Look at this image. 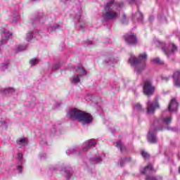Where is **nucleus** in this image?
<instances>
[{"label": "nucleus", "instance_id": "obj_1", "mask_svg": "<svg viewBox=\"0 0 180 180\" xmlns=\"http://www.w3.org/2000/svg\"><path fill=\"white\" fill-rule=\"evenodd\" d=\"M172 122V117L171 115H165L163 113L160 119H155L148 133L147 139L148 143L155 144L157 143V131L158 130H171L172 131H176V128H172L169 124Z\"/></svg>", "mask_w": 180, "mask_h": 180}, {"label": "nucleus", "instance_id": "obj_2", "mask_svg": "<svg viewBox=\"0 0 180 180\" xmlns=\"http://www.w3.org/2000/svg\"><path fill=\"white\" fill-rule=\"evenodd\" d=\"M123 6H124L123 2L110 0L104 7L105 12L102 15L103 22H109V20H115L120 18V9Z\"/></svg>", "mask_w": 180, "mask_h": 180}, {"label": "nucleus", "instance_id": "obj_3", "mask_svg": "<svg viewBox=\"0 0 180 180\" xmlns=\"http://www.w3.org/2000/svg\"><path fill=\"white\" fill-rule=\"evenodd\" d=\"M73 14L72 16L74 18V22L76 23V27L79 29V30H84L86 27V24L85 21L81 18L82 15V8L81 7V4L79 3V5H76L72 8Z\"/></svg>", "mask_w": 180, "mask_h": 180}, {"label": "nucleus", "instance_id": "obj_4", "mask_svg": "<svg viewBox=\"0 0 180 180\" xmlns=\"http://www.w3.org/2000/svg\"><path fill=\"white\" fill-rule=\"evenodd\" d=\"M148 56L146 53L139 54L136 58V71L137 74H141L146 70V61H147Z\"/></svg>", "mask_w": 180, "mask_h": 180}, {"label": "nucleus", "instance_id": "obj_5", "mask_svg": "<svg viewBox=\"0 0 180 180\" xmlns=\"http://www.w3.org/2000/svg\"><path fill=\"white\" fill-rule=\"evenodd\" d=\"M141 174H145L146 175V180H162L161 176H150L151 174L157 172V169H154L153 165H148L143 170L141 171Z\"/></svg>", "mask_w": 180, "mask_h": 180}, {"label": "nucleus", "instance_id": "obj_6", "mask_svg": "<svg viewBox=\"0 0 180 180\" xmlns=\"http://www.w3.org/2000/svg\"><path fill=\"white\" fill-rule=\"evenodd\" d=\"M94 117L90 113L85 112V111H82L77 122L81 123V124L83 126H85V124H90V123H92Z\"/></svg>", "mask_w": 180, "mask_h": 180}, {"label": "nucleus", "instance_id": "obj_7", "mask_svg": "<svg viewBox=\"0 0 180 180\" xmlns=\"http://www.w3.org/2000/svg\"><path fill=\"white\" fill-rule=\"evenodd\" d=\"M160 108V104H158V101L157 99L153 100H148L146 102V109L148 115H153L155 112V109H158Z\"/></svg>", "mask_w": 180, "mask_h": 180}, {"label": "nucleus", "instance_id": "obj_8", "mask_svg": "<svg viewBox=\"0 0 180 180\" xmlns=\"http://www.w3.org/2000/svg\"><path fill=\"white\" fill-rule=\"evenodd\" d=\"M155 88L150 79H146L143 84V94L147 96H151L154 94Z\"/></svg>", "mask_w": 180, "mask_h": 180}, {"label": "nucleus", "instance_id": "obj_9", "mask_svg": "<svg viewBox=\"0 0 180 180\" xmlns=\"http://www.w3.org/2000/svg\"><path fill=\"white\" fill-rule=\"evenodd\" d=\"M82 110H78V108H71L68 111L67 116L70 120H79V116Z\"/></svg>", "mask_w": 180, "mask_h": 180}, {"label": "nucleus", "instance_id": "obj_10", "mask_svg": "<svg viewBox=\"0 0 180 180\" xmlns=\"http://www.w3.org/2000/svg\"><path fill=\"white\" fill-rule=\"evenodd\" d=\"M177 47L175 44H169L168 46L165 45L162 47V51L167 56V57H169L171 54L175 53L177 50Z\"/></svg>", "mask_w": 180, "mask_h": 180}, {"label": "nucleus", "instance_id": "obj_11", "mask_svg": "<svg viewBox=\"0 0 180 180\" xmlns=\"http://www.w3.org/2000/svg\"><path fill=\"white\" fill-rule=\"evenodd\" d=\"M1 44H5L8 40H9L11 36H12V33H11L8 30L3 28L1 30Z\"/></svg>", "mask_w": 180, "mask_h": 180}, {"label": "nucleus", "instance_id": "obj_12", "mask_svg": "<svg viewBox=\"0 0 180 180\" xmlns=\"http://www.w3.org/2000/svg\"><path fill=\"white\" fill-rule=\"evenodd\" d=\"M96 146V139H89L83 143V151H88L91 147H95Z\"/></svg>", "mask_w": 180, "mask_h": 180}, {"label": "nucleus", "instance_id": "obj_13", "mask_svg": "<svg viewBox=\"0 0 180 180\" xmlns=\"http://www.w3.org/2000/svg\"><path fill=\"white\" fill-rule=\"evenodd\" d=\"M124 39L129 46H133L136 43V35L134 34H127L124 35Z\"/></svg>", "mask_w": 180, "mask_h": 180}, {"label": "nucleus", "instance_id": "obj_14", "mask_svg": "<svg viewBox=\"0 0 180 180\" xmlns=\"http://www.w3.org/2000/svg\"><path fill=\"white\" fill-rule=\"evenodd\" d=\"M169 112H176L178 110V102L175 98H172L168 105Z\"/></svg>", "mask_w": 180, "mask_h": 180}, {"label": "nucleus", "instance_id": "obj_15", "mask_svg": "<svg viewBox=\"0 0 180 180\" xmlns=\"http://www.w3.org/2000/svg\"><path fill=\"white\" fill-rule=\"evenodd\" d=\"M172 77L175 86L180 88V70L176 71Z\"/></svg>", "mask_w": 180, "mask_h": 180}, {"label": "nucleus", "instance_id": "obj_16", "mask_svg": "<svg viewBox=\"0 0 180 180\" xmlns=\"http://www.w3.org/2000/svg\"><path fill=\"white\" fill-rule=\"evenodd\" d=\"M67 155H75L77 154V155H79L81 154V152L79 150L78 147H74L69 148L66 150Z\"/></svg>", "mask_w": 180, "mask_h": 180}, {"label": "nucleus", "instance_id": "obj_17", "mask_svg": "<svg viewBox=\"0 0 180 180\" xmlns=\"http://www.w3.org/2000/svg\"><path fill=\"white\" fill-rule=\"evenodd\" d=\"M115 146L117 147V148H118V150H120L121 153H127V148L126 147V146H124L122 141H117Z\"/></svg>", "mask_w": 180, "mask_h": 180}, {"label": "nucleus", "instance_id": "obj_18", "mask_svg": "<svg viewBox=\"0 0 180 180\" xmlns=\"http://www.w3.org/2000/svg\"><path fill=\"white\" fill-rule=\"evenodd\" d=\"M81 75H74L70 79V82L73 85H77V84H79L81 82Z\"/></svg>", "mask_w": 180, "mask_h": 180}, {"label": "nucleus", "instance_id": "obj_19", "mask_svg": "<svg viewBox=\"0 0 180 180\" xmlns=\"http://www.w3.org/2000/svg\"><path fill=\"white\" fill-rule=\"evenodd\" d=\"M44 19H46V16L44 15L42 13H40L37 17H34V21H32V25H34V23H37L38 22H43Z\"/></svg>", "mask_w": 180, "mask_h": 180}, {"label": "nucleus", "instance_id": "obj_20", "mask_svg": "<svg viewBox=\"0 0 180 180\" xmlns=\"http://www.w3.org/2000/svg\"><path fill=\"white\" fill-rule=\"evenodd\" d=\"M76 72H77L79 75H81V77H84V75H86V70L82 66H78L75 68Z\"/></svg>", "mask_w": 180, "mask_h": 180}, {"label": "nucleus", "instance_id": "obj_21", "mask_svg": "<svg viewBox=\"0 0 180 180\" xmlns=\"http://www.w3.org/2000/svg\"><path fill=\"white\" fill-rule=\"evenodd\" d=\"M16 143L20 147H25V146H27V139L26 138H19L17 139Z\"/></svg>", "mask_w": 180, "mask_h": 180}, {"label": "nucleus", "instance_id": "obj_22", "mask_svg": "<svg viewBox=\"0 0 180 180\" xmlns=\"http://www.w3.org/2000/svg\"><path fill=\"white\" fill-rule=\"evenodd\" d=\"M118 61H119V60L115 59L113 57L110 56V57L107 58L105 60H104V63L108 64L109 65H110L111 64H115V63H117Z\"/></svg>", "mask_w": 180, "mask_h": 180}, {"label": "nucleus", "instance_id": "obj_23", "mask_svg": "<svg viewBox=\"0 0 180 180\" xmlns=\"http://www.w3.org/2000/svg\"><path fill=\"white\" fill-rule=\"evenodd\" d=\"M129 64H130L131 67H133L134 71H136V56L134 55L130 56Z\"/></svg>", "mask_w": 180, "mask_h": 180}, {"label": "nucleus", "instance_id": "obj_24", "mask_svg": "<svg viewBox=\"0 0 180 180\" xmlns=\"http://www.w3.org/2000/svg\"><path fill=\"white\" fill-rule=\"evenodd\" d=\"M64 173L65 174L68 180H70L71 176L72 175V169L71 167H65Z\"/></svg>", "mask_w": 180, "mask_h": 180}, {"label": "nucleus", "instance_id": "obj_25", "mask_svg": "<svg viewBox=\"0 0 180 180\" xmlns=\"http://www.w3.org/2000/svg\"><path fill=\"white\" fill-rule=\"evenodd\" d=\"M91 164H99L102 162V158L101 157H94L90 159Z\"/></svg>", "mask_w": 180, "mask_h": 180}, {"label": "nucleus", "instance_id": "obj_26", "mask_svg": "<svg viewBox=\"0 0 180 180\" xmlns=\"http://www.w3.org/2000/svg\"><path fill=\"white\" fill-rule=\"evenodd\" d=\"M58 29H61V25H53L48 28V32L49 33H53V32H56V30H58Z\"/></svg>", "mask_w": 180, "mask_h": 180}, {"label": "nucleus", "instance_id": "obj_27", "mask_svg": "<svg viewBox=\"0 0 180 180\" xmlns=\"http://www.w3.org/2000/svg\"><path fill=\"white\" fill-rule=\"evenodd\" d=\"M131 158H122L120 160V167H124V165L126 162H129V161H131Z\"/></svg>", "mask_w": 180, "mask_h": 180}, {"label": "nucleus", "instance_id": "obj_28", "mask_svg": "<svg viewBox=\"0 0 180 180\" xmlns=\"http://www.w3.org/2000/svg\"><path fill=\"white\" fill-rule=\"evenodd\" d=\"M136 20L138 23H143V13L139 10L136 12Z\"/></svg>", "mask_w": 180, "mask_h": 180}, {"label": "nucleus", "instance_id": "obj_29", "mask_svg": "<svg viewBox=\"0 0 180 180\" xmlns=\"http://www.w3.org/2000/svg\"><path fill=\"white\" fill-rule=\"evenodd\" d=\"M33 37H36V33H34V31L28 32L26 36L27 41H30Z\"/></svg>", "mask_w": 180, "mask_h": 180}, {"label": "nucleus", "instance_id": "obj_30", "mask_svg": "<svg viewBox=\"0 0 180 180\" xmlns=\"http://www.w3.org/2000/svg\"><path fill=\"white\" fill-rule=\"evenodd\" d=\"M10 62L7 60L6 63H3L1 64L0 68L1 71H5V70H8V67H9Z\"/></svg>", "mask_w": 180, "mask_h": 180}, {"label": "nucleus", "instance_id": "obj_31", "mask_svg": "<svg viewBox=\"0 0 180 180\" xmlns=\"http://www.w3.org/2000/svg\"><path fill=\"white\" fill-rule=\"evenodd\" d=\"M15 92V89L12 87H8L7 89H4L3 93L6 95H10L11 94H13Z\"/></svg>", "mask_w": 180, "mask_h": 180}, {"label": "nucleus", "instance_id": "obj_32", "mask_svg": "<svg viewBox=\"0 0 180 180\" xmlns=\"http://www.w3.org/2000/svg\"><path fill=\"white\" fill-rule=\"evenodd\" d=\"M141 155L143 158H145V160H148V158H150V154H148V153H147V151L145 150H141Z\"/></svg>", "mask_w": 180, "mask_h": 180}, {"label": "nucleus", "instance_id": "obj_33", "mask_svg": "<svg viewBox=\"0 0 180 180\" xmlns=\"http://www.w3.org/2000/svg\"><path fill=\"white\" fill-rule=\"evenodd\" d=\"M27 45H19L16 49V53L26 50Z\"/></svg>", "mask_w": 180, "mask_h": 180}, {"label": "nucleus", "instance_id": "obj_34", "mask_svg": "<svg viewBox=\"0 0 180 180\" xmlns=\"http://www.w3.org/2000/svg\"><path fill=\"white\" fill-rule=\"evenodd\" d=\"M136 112H143L144 110V109H143V107L141 106V104H140V103H136Z\"/></svg>", "mask_w": 180, "mask_h": 180}, {"label": "nucleus", "instance_id": "obj_35", "mask_svg": "<svg viewBox=\"0 0 180 180\" xmlns=\"http://www.w3.org/2000/svg\"><path fill=\"white\" fill-rule=\"evenodd\" d=\"M121 22H122V25H127V23H129V20H127V18L126 17V14H124L122 15Z\"/></svg>", "mask_w": 180, "mask_h": 180}, {"label": "nucleus", "instance_id": "obj_36", "mask_svg": "<svg viewBox=\"0 0 180 180\" xmlns=\"http://www.w3.org/2000/svg\"><path fill=\"white\" fill-rule=\"evenodd\" d=\"M30 64L32 66L33 65H37V64H39V59H37V58L31 59L30 61Z\"/></svg>", "mask_w": 180, "mask_h": 180}, {"label": "nucleus", "instance_id": "obj_37", "mask_svg": "<svg viewBox=\"0 0 180 180\" xmlns=\"http://www.w3.org/2000/svg\"><path fill=\"white\" fill-rule=\"evenodd\" d=\"M151 61L153 63V64H160L161 60H160V58H155L151 60Z\"/></svg>", "mask_w": 180, "mask_h": 180}, {"label": "nucleus", "instance_id": "obj_38", "mask_svg": "<svg viewBox=\"0 0 180 180\" xmlns=\"http://www.w3.org/2000/svg\"><path fill=\"white\" fill-rule=\"evenodd\" d=\"M60 67H61V65H60V63L55 64V65L52 67V70H53V71H56V70H59Z\"/></svg>", "mask_w": 180, "mask_h": 180}, {"label": "nucleus", "instance_id": "obj_39", "mask_svg": "<svg viewBox=\"0 0 180 180\" xmlns=\"http://www.w3.org/2000/svg\"><path fill=\"white\" fill-rule=\"evenodd\" d=\"M40 160H46L47 158V155L44 153H41L39 154Z\"/></svg>", "mask_w": 180, "mask_h": 180}, {"label": "nucleus", "instance_id": "obj_40", "mask_svg": "<svg viewBox=\"0 0 180 180\" xmlns=\"http://www.w3.org/2000/svg\"><path fill=\"white\" fill-rule=\"evenodd\" d=\"M22 158H23V155H22V153L18 154V161H20V162H22Z\"/></svg>", "mask_w": 180, "mask_h": 180}, {"label": "nucleus", "instance_id": "obj_41", "mask_svg": "<svg viewBox=\"0 0 180 180\" xmlns=\"http://www.w3.org/2000/svg\"><path fill=\"white\" fill-rule=\"evenodd\" d=\"M17 169H18L19 174H22V171L23 169V167H22L21 165H19V166H17Z\"/></svg>", "mask_w": 180, "mask_h": 180}, {"label": "nucleus", "instance_id": "obj_42", "mask_svg": "<svg viewBox=\"0 0 180 180\" xmlns=\"http://www.w3.org/2000/svg\"><path fill=\"white\" fill-rule=\"evenodd\" d=\"M19 19V14L16 13L15 15H14V19H13V22H16V20H18Z\"/></svg>", "mask_w": 180, "mask_h": 180}, {"label": "nucleus", "instance_id": "obj_43", "mask_svg": "<svg viewBox=\"0 0 180 180\" xmlns=\"http://www.w3.org/2000/svg\"><path fill=\"white\" fill-rule=\"evenodd\" d=\"M6 124V120L0 121V127L1 126H5Z\"/></svg>", "mask_w": 180, "mask_h": 180}, {"label": "nucleus", "instance_id": "obj_44", "mask_svg": "<svg viewBox=\"0 0 180 180\" xmlns=\"http://www.w3.org/2000/svg\"><path fill=\"white\" fill-rule=\"evenodd\" d=\"M56 169H57V167H56L54 166H51L49 167V171H56Z\"/></svg>", "mask_w": 180, "mask_h": 180}, {"label": "nucleus", "instance_id": "obj_45", "mask_svg": "<svg viewBox=\"0 0 180 180\" xmlns=\"http://www.w3.org/2000/svg\"><path fill=\"white\" fill-rule=\"evenodd\" d=\"M70 1H72V0H60V2H62V4H67V2H70Z\"/></svg>", "mask_w": 180, "mask_h": 180}, {"label": "nucleus", "instance_id": "obj_46", "mask_svg": "<svg viewBox=\"0 0 180 180\" xmlns=\"http://www.w3.org/2000/svg\"><path fill=\"white\" fill-rule=\"evenodd\" d=\"M136 2V0H128V3L130 4L131 5L132 4H134Z\"/></svg>", "mask_w": 180, "mask_h": 180}, {"label": "nucleus", "instance_id": "obj_47", "mask_svg": "<svg viewBox=\"0 0 180 180\" xmlns=\"http://www.w3.org/2000/svg\"><path fill=\"white\" fill-rule=\"evenodd\" d=\"M162 79L163 81H168L169 79V77H162Z\"/></svg>", "mask_w": 180, "mask_h": 180}, {"label": "nucleus", "instance_id": "obj_48", "mask_svg": "<svg viewBox=\"0 0 180 180\" xmlns=\"http://www.w3.org/2000/svg\"><path fill=\"white\" fill-rule=\"evenodd\" d=\"M60 105H61V103H60L59 102H57L56 105H55V108H58V107H60Z\"/></svg>", "mask_w": 180, "mask_h": 180}, {"label": "nucleus", "instance_id": "obj_49", "mask_svg": "<svg viewBox=\"0 0 180 180\" xmlns=\"http://www.w3.org/2000/svg\"><path fill=\"white\" fill-rule=\"evenodd\" d=\"M57 127V125H53V133H56V127Z\"/></svg>", "mask_w": 180, "mask_h": 180}, {"label": "nucleus", "instance_id": "obj_50", "mask_svg": "<svg viewBox=\"0 0 180 180\" xmlns=\"http://www.w3.org/2000/svg\"><path fill=\"white\" fill-rule=\"evenodd\" d=\"M154 20V16H153V15H150V17H149V20Z\"/></svg>", "mask_w": 180, "mask_h": 180}, {"label": "nucleus", "instance_id": "obj_51", "mask_svg": "<svg viewBox=\"0 0 180 180\" xmlns=\"http://www.w3.org/2000/svg\"><path fill=\"white\" fill-rule=\"evenodd\" d=\"M91 44H92V42L89 41V46H90Z\"/></svg>", "mask_w": 180, "mask_h": 180}, {"label": "nucleus", "instance_id": "obj_52", "mask_svg": "<svg viewBox=\"0 0 180 180\" xmlns=\"http://www.w3.org/2000/svg\"><path fill=\"white\" fill-rule=\"evenodd\" d=\"M34 2H36V1H39V0H32Z\"/></svg>", "mask_w": 180, "mask_h": 180}, {"label": "nucleus", "instance_id": "obj_53", "mask_svg": "<svg viewBox=\"0 0 180 180\" xmlns=\"http://www.w3.org/2000/svg\"><path fill=\"white\" fill-rule=\"evenodd\" d=\"M102 155H103V157H105V154H103Z\"/></svg>", "mask_w": 180, "mask_h": 180}, {"label": "nucleus", "instance_id": "obj_54", "mask_svg": "<svg viewBox=\"0 0 180 180\" xmlns=\"http://www.w3.org/2000/svg\"><path fill=\"white\" fill-rule=\"evenodd\" d=\"M178 157H179V158H179V155H178Z\"/></svg>", "mask_w": 180, "mask_h": 180}]
</instances>
